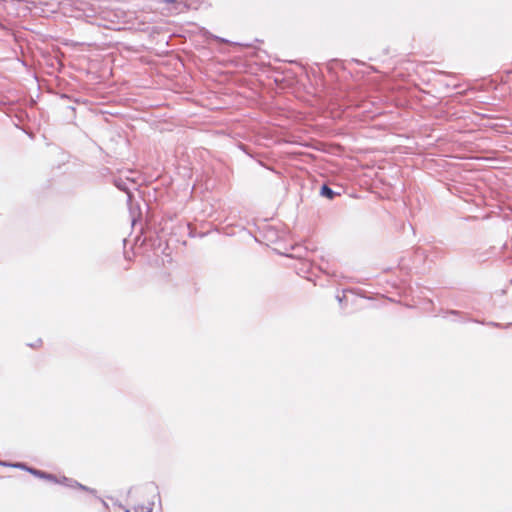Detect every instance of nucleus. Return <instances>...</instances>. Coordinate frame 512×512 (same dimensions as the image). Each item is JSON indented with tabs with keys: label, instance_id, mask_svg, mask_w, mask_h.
<instances>
[{
	"label": "nucleus",
	"instance_id": "obj_4",
	"mask_svg": "<svg viewBox=\"0 0 512 512\" xmlns=\"http://www.w3.org/2000/svg\"><path fill=\"white\" fill-rule=\"evenodd\" d=\"M37 342H38V345L42 344V340L41 339H39Z\"/></svg>",
	"mask_w": 512,
	"mask_h": 512
},
{
	"label": "nucleus",
	"instance_id": "obj_3",
	"mask_svg": "<svg viewBox=\"0 0 512 512\" xmlns=\"http://www.w3.org/2000/svg\"><path fill=\"white\" fill-rule=\"evenodd\" d=\"M166 3H176V0H164Z\"/></svg>",
	"mask_w": 512,
	"mask_h": 512
},
{
	"label": "nucleus",
	"instance_id": "obj_2",
	"mask_svg": "<svg viewBox=\"0 0 512 512\" xmlns=\"http://www.w3.org/2000/svg\"><path fill=\"white\" fill-rule=\"evenodd\" d=\"M320 193L322 196L327 197L328 199H333V197H334L333 190L330 189L327 185H323L321 187Z\"/></svg>",
	"mask_w": 512,
	"mask_h": 512
},
{
	"label": "nucleus",
	"instance_id": "obj_1",
	"mask_svg": "<svg viewBox=\"0 0 512 512\" xmlns=\"http://www.w3.org/2000/svg\"><path fill=\"white\" fill-rule=\"evenodd\" d=\"M30 472L34 476H36L38 478H42V479H45L47 481L59 483V481L57 480L56 476H54L53 474H49V473H46V472H43V471H40V470H36V469H30Z\"/></svg>",
	"mask_w": 512,
	"mask_h": 512
},
{
	"label": "nucleus",
	"instance_id": "obj_5",
	"mask_svg": "<svg viewBox=\"0 0 512 512\" xmlns=\"http://www.w3.org/2000/svg\"><path fill=\"white\" fill-rule=\"evenodd\" d=\"M79 487H80L81 489H86V488H85L83 485H81V484H79Z\"/></svg>",
	"mask_w": 512,
	"mask_h": 512
}]
</instances>
